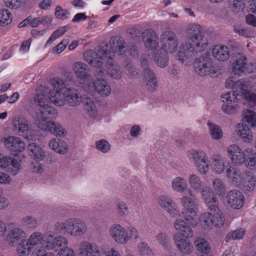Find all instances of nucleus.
Masks as SVG:
<instances>
[{"instance_id":"f257e3e1","label":"nucleus","mask_w":256,"mask_h":256,"mask_svg":"<svg viewBox=\"0 0 256 256\" xmlns=\"http://www.w3.org/2000/svg\"><path fill=\"white\" fill-rule=\"evenodd\" d=\"M185 45L180 47L177 55L178 60L182 63L186 60L193 58L197 53L204 51L208 44L202 34V28L200 24L190 25Z\"/></svg>"},{"instance_id":"f03ea898","label":"nucleus","mask_w":256,"mask_h":256,"mask_svg":"<svg viewBox=\"0 0 256 256\" xmlns=\"http://www.w3.org/2000/svg\"><path fill=\"white\" fill-rule=\"evenodd\" d=\"M124 44L125 42L122 38H115L110 39V46L104 42L101 43L99 46L98 52L110 60L106 62L107 72L114 79H120L122 72L119 66L112 64V60L114 56V53L120 55L126 50Z\"/></svg>"},{"instance_id":"7ed1b4c3","label":"nucleus","mask_w":256,"mask_h":256,"mask_svg":"<svg viewBox=\"0 0 256 256\" xmlns=\"http://www.w3.org/2000/svg\"><path fill=\"white\" fill-rule=\"evenodd\" d=\"M56 110L52 106L38 109L35 112L34 119L38 128L43 131H48L56 136L64 137L66 130L58 123L50 120L56 116Z\"/></svg>"},{"instance_id":"20e7f679","label":"nucleus","mask_w":256,"mask_h":256,"mask_svg":"<svg viewBox=\"0 0 256 256\" xmlns=\"http://www.w3.org/2000/svg\"><path fill=\"white\" fill-rule=\"evenodd\" d=\"M56 88L50 90L48 88L42 86L38 88L34 101L35 104L40 107L38 109L50 106L48 104V98L56 106H61L64 104V95L59 88Z\"/></svg>"},{"instance_id":"39448f33","label":"nucleus","mask_w":256,"mask_h":256,"mask_svg":"<svg viewBox=\"0 0 256 256\" xmlns=\"http://www.w3.org/2000/svg\"><path fill=\"white\" fill-rule=\"evenodd\" d=\"M50 84L54 88H58L64 95V103L74 106L78 105L82 102V96L77 90L67 88L64 81L58 78L51 79Z\"/></svg>"},{"instance_id":"423d86ee","label":"nucleus","mask_w":256,"mask_h":256,"mask_svg":"<svg viewBox=\"0 0 256 256\" xmlns=\"http://www.w3.org/2000/svg\"><path fill=\"white\" fill-rule=\"evenodd\" d=\"M67 245V240L62 236L54 238L52 236L48 235L45 236L43 240V247L48 250L59 251L57 256H74V252L72 249L68 248Z\"/></svg>"},{"instance_id":"0eeeda50","label":"nucleus","mask_w":256,"mask_h":256,"mask_svg":"<svg viewBox=\"0 0 256 256\" xmlns=\"http://www.w3.org/2000/svg\"><path fill=\"white\" fill-rule=\"evenodd\" d=\"M195 72L200 76L214 74L216 68L209 55L204 54L195 60L194 63Z\"/></svg>"},{"instance_id":"6e6552de","label":"nucleus","mask_w":256,"mask_h":256,"mask_svg":"<svg viewBox=\"0 0 256 256\" xmlns=\"http://www.w3.org/2000/svg\"><path fill=\"white\" fill-rule=\"evenodd\" d=\"M224 219L220 210V213L214 210L204 212L200 216V223L205 230L212 228L213 226H221L224 224Z\"/></svg>"},{"instance_id":"1a4fd4ad","label":"nucleus","mask_w":256,"mask_h":256,"mask_svg":"<svg viewBox=\"0 0 256 256\" xmlns=\"http://www.w3.org/2000/svg\"><path fill=\"white\" fill-rule=\"evenodd\" d=\"M161 50L167 54H173L178 49V40L176 34L171 30H166L160 35Z\"/></svg>"},{"instance_id":"9d476101","label":"nucleus","mask_w":256,"mask_h":256,"mask_svg":"<svg viewBox=\"0 0 256 256\" xmlns=\"http://www.w3.org/2000/svg\"><path fill=\"white\" fill-rule=\"evenodd\" d=\"M190 160L194 162L197 170L202 174H206L209 169L208 158L202 150H191L188 152Z\"/></svg>"},{"instance_id":"9b49d317","label":"nucleus","mask_w":256,"mask_h":256,"mask_svg":"<svg viewBox=\"0 0 256 256\" xmlns=\"http://www.w3.org/2000/svg\"><path fill=\"white\" fill-rule=\"evenodd\" d=\"M232 56L236 58L233 64L232 70L235 75L240 76L245 73H252L256 70V68H252L248 67L246 57L240 52L232 53Z\"/></svg>"},{"instance_id":"f8f14e48","label":"nucleus","mask_w":256,"mask_h":256,"mask_svg":"<svg viewBox=\"0 0 256 256\" xmlns=\"http://www.w3.org/2000/svg\"><path fill=\"white\" fill-rule=\"evenodd\" d=\"M68 234L74 236H80L88 232L86 222L77 218H68Z\"/></svg>"},{"instance_id":"ddd939ff","label":"nucleus","mask_w":256,"mask_h":256,"mask_svg":"<svg viewBox=\"0 0 256 256\" xmlns=\"http://www.w3.org/2000/svg\"><path fill=\"white\" fill-rule=\"evenodd\" d=\"M203 200L208 206V210H214L216 213L220 212L218 202L212 190L208 186L204 187L201 191Z\"/></svg>"},{"instance_id":"4468645a","label":"nucleus","mask_w":256,"mask_h":256,"mask_svg":"<svg viewBox=\"0 0 256 256\" xmlns=\"http://www.w3.org/2000/svg\"><path fill=\"white\" fill-rule=\"evenodd\" d=\"M158 202L171 216L176 218L180 216L176 202L170 196L162 195L158 198Z\"/></svg>"},{"instance_id":"2eb2a0df","label":"nucleus","mask_w":256,"mask_h":256,"mask_svg":"<svg viewBox=\"0 0 256 256\" xmlns=\"http://www.w3.org/2000/svg\"><path fill=\"white\" fill-rule=\"evenodd\" d=\"M113 240L118 244H126L129 240L128 234L124 228L118 224H113L109 230Z\"/></svg>"},{"instance_id":"dca6fc26","label":"nucleus","mask_w":256,"mask_h":256,"mask_svg":"<svg viewBox=\"0 0 256 256\" xmlns=\"http://www.w3.org/2000/svg\"><path fill=\"white\" fill-rule=\"evenodd\" d=\"M226 199L229 206L234 209H240L244 204V196L238 190L230 191L226 196Z\"/></svg>"},{"instance_id":"f3484780","label":"nucleus","mask_w":256,"mask_h":256,"mask_svg":"<svg viewBox=\"0 0 256 256\" xmlns=\"http://www.w3.org/2000/svg\"><path fill=\"white\" fill-rule=\"evenodd\" d=\"M251 86L248 81L242 79L235 82V86L232 90V96L234 100H240L244 96H248Z\"/></svg>"},{"instance_id":"a211bd4d","label":"nucleus","mask_w":256,"mask_h":256,"mask_svg":"<svg viewBox=\"0 0 256 256\" xmlns=\"http://www.w3.org/2000/svg\"><path fill=\"white\" fill-rule=\"evenodd\" d=\"M20 164L18 160L10 156H4L0 154V168H4L8 172L16 175L20 169Z\"/></svg>"},{"instance_id":"6ab92c4d","label":"nucleus","mask_w":256,"mask_h":256,"mask_svg":"<svg viewBox=\"0 0 256 256\" xmlns=\"http://www.w3.org/2000/svg\"><path fill=\"white\" fill-rule=\"evenodd\" d=\"M142 40L145 46L149 50L156 48L158 46V36L152 29H146L142 33Z\"/></svg>"},{"instance_id":"aec40b11","label":"nucleus","mask_w":256,"mask_h":256,"mask_svg":"<svg viewBox=\"0 0 256 256\" xmlns=\"http://www.w3.org/2000/svg\"><path fill=\"white\" fill-rule=\"evenodd\" d=\"M80 256H100L98 247L94 244L82 242L79 246Z\"/></svg>"},{"instance_id":"412c9836","label":"nucleus","mask_w":256,"mask_h":256,"mask_svg":"<svg viewBox=\"0 0 256 256\" xmlns=\"http://www.w3.org/2000/svg\"><path fill=\"white\" fill-rule=\"evenodd\" d=\"M228 157L236 164H240L245 162V156L242 150L236 144H232L227 148Z\"/></svg>"},{"instance_id":"4be33fe9","label":"nucleus","mask_w":256,"mask_h":256,"mask_svg":"<svg viewBox=\"0 0 256 256\" xmlns=\"http://www.w3.org/2000/svg\"><path fill=\"white\" fill-rule=\"evenodd\" d=\"M224 104L222 106L223 111L228 114H234L238 108V105L235 102H238V100H234V98L230 96V92H226L222 96Z\"/></svg>"},{"instance_id":"5701e85b","label":"nucleus","mask_w":256,"mask_h":256,"mask_svg":"<svg viewBox=\"0 0 256 256\" xmlns=\"http://www.w3.org/2000/svg\"><path fill=\"white\" fill-rule=\"evenodd\" d=\"M173 240L178 248L182 253L188 254L192 251V244L188 240L182 238L179 234L174 235Z\"/></svg>"},{"instance_id":"b1692460","label":"nucleus","mask_w":256,"mask_h":256,"mask_svg":"<svg viewBox=\"0 0 256 256\" xmlns=\"http://www.w3.org/2000/svg\"><path fill=\"white\" fill-rule=\"evenodd\" d=\"M143 80L146 88L150 92H154L158 87V81L156 75L151 69H146L142 71Z\"/></svg>"},{"instance_id":"393cba45","label":"nucleus","mask_w":256,"mask_h":256,"mask_svg":"<svg viewBox=\"0 0 256 256\" xmlns=\"http://www.w3.org/2000/svg\"><path fill=\"white\" fill-rule=\"evenodd\" d=\"M14 128L18 132L27 135L30 130L29 122L28 120L22 116H16L12 118Z\"/></svg>"},{"instance_id":"a878e982","label":"nucleus","mask_w":256,"mask_h":256,"mask_svg":"<svg viewBox=\"0 0 256 256\" xmlns=\"http://www.w3.org/2000/svg\"><path fill=\"white\" fill-rule=\"evenodd\" d=\"M174 226L182 236L189 238L194 236V232L191 227L187 222L181 219H177L174 222Z\"/></svg>"},{"instance_id":"bb28decb","label":"nucleus","mask_w":256,"mask_h":256,"mask_svg":"<svg viewBox=\"0 0 256 256\" xmlns=\"http://www.w3.org/2000/svg\"><path fill=\"white\" fill-rule=\"evenodd\" d=\"M4 142L6 148L12 152H21L24 149V143L18 138L10 136Z\"/></svg>"},{"instance_id":"cd10ccee","label":"nucleus","mask_w":256,"mask_h":256,"mask_svg":"<svg viewBox=\"0 0 256 256\" xmlns=\"http://www.w3.org/2000/svg\"><path fill=\"white\" fill-rule=\"evenodd\" d=\"M26 234L20 228H16L10 230L6 236V240L12 245L16 244L18 242L25 240Z\"/></svg>"},{"instance_id":"c85d7f7f","label":"nucleus","mask_w":256,"mask_h":256,"mask_svg":"<svg viewBox=\"0 0 256 256\" xmlns=\"http://www.w3.org/2000/svg\"><path fill=\"white\" fill-rule=\"evenodd\" d=\"M74 70L76 76L84 80H91L88 66L82 62H76L74 64Z\"/></svg>"},{"instance_id":"c756f323","label":"nucleus","mask_w":256,"mask_h":256,"mask_svg":"<svg viewBox=\"0 0 256 256\" xmlns=\"http://www.w3.org/2000/svg\"><path fill=\"white\" fill-rule=\"evenodd\" d=\"M214 58L218 61L225 62L230 56L229 48L225 46H216L212 50Z\"/></svg>"},{"instance_id":"7c9ffc66","label":"nucleus","mask_w":256,"mask_h":256,"mask_svg":"<svg viewBox=\"0 0 256 256\" xmlns=\"http://www.w3.org/2000/svg\"><path fill=\"white\" fill-rule=\"evenodd\" d=\"M95 91L102 96H107L110 93V88L104 78H98L94 82Z\"/></svg>"},{"instance_id":"2f4dec72","label":"nucleus","mask_w":256,"mask_h":256,"mask_svg":"<svg viewBox=\"0 0 256 256\" xmlns=\"http://www.w3.org/2000/svg\"><path fill=\"white\" fill-rule=\"evenodd\" d=\"M181 203L187 212L192 216L196 214L198 206L196 199L192 198L189 196H185L182 198Z\"/></svg>"},{"instance_id":"473e14b6","label":"nucleus","mask_w":256,"mask_h":256,"mask_svg":"<svg viewBox=\"0 0 256 256\" xmlns=\"http://www.w3.org/2000/svg\"><path fill=\"white\" fill-rule=\"evenodd\" d=\"M48 145L52 150L60 154H65L68 150L66 142L61 140L57 141L56 138H52L49 142Z\"/></svg>"},{"instance_id":"72a5a7b5","label":"nucleus","mask_w":256,"mask_h":256,"mask_svg":"<svg viewBox=\"0 0 256 256\" xmlns=\"http://www.w3.org/2000/svg\"><path fill=\"white\" fill-rule=\"evenodd\" d=\"M226 176L234 184H236L242 180V174L240 170L235 166H230L226 170Z\"/></svg>"},{"instance_id":"f704fd0d","label":"nucleus","mask_w":256,"mask_h":256,"mask_svg":"<svg viewBox=\"0 0 256 256\" xmlns=\"http://www.w3.org/2000/svg\"><path fill=\"white\" fill-rule=\"evenodd\" d=\"M153 59L155 63L160 67L165 68L168 65V54L161 50L154 52Z\"/></svg>"},{"instance_id":"c9c22d12","label":"nucleus","mask_w":256,"mask_h":256,"mask_svg":"<svg viewBox=\"0 0 256 256\" xmlns=\"http://www.w3.org/2000/svg\"><path fill=\"white\" fill-rule=\"evenodd\" d=\"M242 182H246L244 187L248 191H252L256 184V178L254 174L249 170H246L242 174Z\"/></svg>"},{"instance_id":"e433bc0d","label":"nucleus","mask_w":256,"mask_h":256,"mask_svg":"<svg viewBox=\"0 0 256 256\" xmlns=\"http://www.w3.org/2000/svg\"><path fill=\"white\" fill-rule=\"evenodd\" d=\"M27 148L30 156L34 160H40L44 156L43 150L34 143L29 144Z\"/></svg>"},{"instance_id":"4c0bfd02","label":"nucleus","mask_w":256,"mask_h":256,"mask_svg":"<svg viewBox=\"0 0 256 256\" xmlns=\"http://www.w3.org/2000/svg\"><path fill=\"white\" fill-rule=\"evenodd\" d=\"M194 244L200 254L206 255L210 251L208 242L203 238H197L194 241Z\"/></svg>"},{"instance_id":"58836bf2","label":"nucleus","mask_w":256,"mask_h":256,"mask_svg":"<svg viewBox=\"0 0 256 256\" xmlns=\"http://www.w3.org/2000/svg\"><path fill=\"white\" fill-rule=\"evenodd\" d=\"M172 186L174 190L179 192H183L188 188L186 180L180 176L176 177L172 180Z\"/></svg>"},{"instance_id":"ea45409f","label":"nucleus","mask_w":256,"mask_h":256,"mask_svg":"<svg viewBox=\"0 0 256 256\" xmlns=\"http://www.w3.org/2000/svg\"><path fill=\"white\" fill-rule=\"evenodd\" d=\"M44 239V237L43 238L40 232H34L26 242L32 248L36 246V248H38L42 246H43Z\"/></svg>"},{"instance_id":"a19ab883","label":"nucleus","mask_w":256,"mask_h":256,"mask_svg":"<svg viewBox=\"0 0 256 256\" xmlns=\"http://www.w3.org/2000/svg\"><path fill=\"white\" fill-rule=\"evenodd\" d=\"M225 162L221 156H214L212 159V170L217 174H221L225 168Z\"/></svg>"},{"instance_id":"79ce46f5","label":"nucleus","mask_w":256,"mask_h":256,"mask_svg":"<svg viewBox=\"0 0 256 256\" xmlns=\"http://www.w3.org/2000/svg\"><path fill=\"white\" fill-rule=\"evenodd\" d=\"M188 183L190 188L196 192H199L202 189V182L200 178L196 174L190 176Z\"/></svg>"},{"instance_id":"37998d69","label":"nucleus","mask_w":256,"mask_h":256,"mask_svg":"<svg viewBox=\"0 0 256 256\" xmlns=\"http://www.w3.org/2000/svg\"><path fill=\"white\" fill-rule=\"evenodd\" d=\"M83 102L88 114L91 117H94L96 114L97 110L93 100L90 98L86 97Z\"/></svg>"},{"instance_id":"c03bdc74","label":"nucleus","mask_w":256,"mask_h":256,"mask_svg":"<svg viewBox=\"0 0 256 256\" xmlns=\"http://www.w3.org/2000/svg\"><path fill=\"white\" fill-rule=\"evenodd\" d=\"M32 248L26 242V240L19 244L17 253L19 256H27L30 254Z\"/></svg>"},{"instance_id":"a18cd8bd","label":"nucleus","mask_w":256,"mask_h":256,"mask_svg":"<svg viewBox=\"0 0 256 256\" xmlns=\"http://www.w3.org/2000/svg\"><path fill=\"white\" fill-rule=\"evenodd\" d=\"M124 70L126 75L131 78H136L139 75V70L130 62H127L124 66Z\"/></svg>"},{"instance_id":"49530a36","label":"nucleus","mask_w":256,"mask_h":256,"mask_svg":"<svg viewBox=\"0 0 256 256\" xmlns=\"http://www.w3.org/2000/svg\"><path fill=\"white\" fill-rule=\"evenodd\" d=\"M210 126V132L212 138L215 140H220L222 137V132L220 128L214 123L208 124Z\"/></svg>"},{"instance_id":"de8ad7c7","label":"nucleus","mask_w":256,"mask_h":256,"mask_svg":"<svg viewBox=\"0 0 256 256\" xmlns=\"http://www.w3.org/2000/svg\"><path fill=\"white\" fill-rule=\"evenodd\" d=\"M244 118L245 122L254 127L256 126V114L254 111L246 110L243 112Z\"/></svg>"},{"instance_id":"09e8293b","label":"nucleus","mask_w":256,"mask_h":256,"mask_svg":"<svg viewBox=\"0 0 256 256\" xmlns=\"http://www.w3.org/2000/svg\"><path fill=\"white\" fill-rule=\"evenodd\" d=\"M214 190L218 195H223L226 192V186L224 182L219 178H216L212 182Z\"/></svg>"},{"instance_id":"8fccbe9b","label":"nucleus","mask_w":256,"mask_h":256,"mask_svg":"<svg viewBox=\"0 0 256 256\" xmlns=\"http://www.w3.org/2000/svg\"><path fill=\"white\" fill-rule=\"evenodd\" d=\"M250 128L247 126H242V128L238 132V134L242 138L244 141L249 142L252 138Z\"/></svg>"},{"instance_id":"3c124183","label":"nucleus","mask_w":256,"mask_h":256,"mask_svg":"<svg viewBox=\"0 0 256 256\" xmlns=\"http://www.w3.org/2000/svg\"><path fill=\"white\" fill-rule=\"evenodd\" d=\"M156 239L163 247L168 248L170 244V238L165 232H161L156 236Z\"/></svg>"},{"instance_id":"603ef678","label":"nucleus","mask_w":256,"mask_h":256,"mask_svg":"<svg viewBox=\"0 0 256 256\" xmlns=\"http://www.w3.org/2000/svg\"><path fill=\"white\" fill-rule=\"evenodd\" d=\"M11 14L7 10H0V26H5L12 22Z\"/></svg>"},{"instance_id":"864d4df0","label":"nucleus","mask_w":256,"mask_h":256,"mask_svg":"<svg viewBox=\"0 0 256 256\" xmlns=\"http://www.w3.org/2000/svg\"><path fill=\"white\" fill-rule=\"evenodd\" d=\"M70 28V27L68 26L60 27L59 28L55 30L52 33L50 38L47 41L46 44H51L54 40H55L56 38H58V37L60 36L63 34H64V32Z\"/></svg>"},{"instance_id":"5fc2aeb1","label":"nucleus","mask_w":256,"mask_h":256,"mask_svg":"<svg viewBox=\"0 0 256 256\" xmlns=\"http://www.w3.org/2000/svg\"><path fill=\"white\" fill-rule=\"evenodd\" d=\"M22 224L28 228L34 229L38 226V222L36 218L32 216H26L22 219Z\"/></svg>"},{"instance_id":"6e6d98bb","label":"nucleus","mask_w":256,"mask_h":256,"mask_svg":"<svg viewBox=\"0 0 256 256\" xmlns=\"http://www.w3.org/2000/svg\"><path fill=\"white\" fill-rule=\"evenodd\" d=\"M138 251L143 256H151L152 251L149 246L145 242H141L138 245Z\"/></svg>"},{"instance_id":"4d7b16f0","label":"nucleus","mask_w":256,"mask_h":256,"mask_svg":"<svg viewBox=\"0 0 256 256\" xmlns=\"http://www.w3.org/2000/svg\"><path fill=\"white\" fill-rule=\"evenodd\" d=\"M96 148L98 150L106 153L110 150V145L106 140H101L96 142Z\"/></svg>"},{"instance_id":"13d9d810","label":"nucleus","mask_w":256,"mask_h":256,"mask_svg":"<svg viewBox=\"0 0 256 256\" xmlns=\"http://www.w3.org/2000/svg\"><path fill=\"white\" fill-rule=\"evenodd\" d=\"M68 219L65 222H56L54 226V230L60 233L66 232L68 234Z\"/></svg>"},{"instance_id":"bf43d9fd","label":"nucleus","mask_w":256,"mask_h":256,"mask_svg":"<svg viewBox=\"0 0 256 256\" xmlns=\"http://www.w3.org/2000/svg\"><path fill=\"white\" fill-rule=\"evenodd\" d=\"M69 12L66 10L62 9L60 6H58L56 8L55 16L59 19L64 20L68 18Z\"/></svg>"},{"instance_id":"052dcab7","label":"nucleus","mask_w":256,"mask_h":256,"mask_svg":"<svg viewBox=\"0 0 256 256\" xmlns=\"http://www.w3.org/2000/svg\"><path fill=\"white\" fill-rule=\"evenodd\" d=\"M83 56L84 60L90 64H94L92 58H96V52L92 50H88L84 53Z\"/></svg>"},{"instance_id":"680f3d73","label":"nucleus","mask_w":256,"mask_h":256,"mask_svg":"<svg viewBox=\"0 0 256 256\" xmlns=\"http://www.w3.org/2000/svg\"><path fill=\"white\" fill-rule=\"evenodd\" d=\"M245 6L242 0H233L232 6V11L238 12L242 11L244 8Z\"/></svg>"},{"instance_id":"e2e57ef3","label":"nucleus","mask_w":256,"mask_h":256,"mask_svg":"<svg viewBox=\"0 0 256 256\" xmlns=\"http://www.w3.org/2000/svg\"><path fill=\"white\" fill-rule=\"evenodd\" d=\"M68 42V39H64L57 46L54 48V52L58 54H60L65 49Z\"/></svg>"},{"instance_id":"0e129e2a","label":"nucleus","mask_w":256,"mask_h":256,"mask_svg":"<svg viewBox=\"0 0 256 256\" xmlns=\"http://www.w3.org/2000/svg\"><path fill=\"white\" fill-rule=\"evenodd\" d=\"M5 5L12 9H16L18 8L21 4V0H4Z\"/></svg>"},{"instance_id":"69168bd1","label":"nucleus","mask_w":256,"mask_h":256,"mask_svg":"<svg viewBox=\"0 0 256 256\" xmlns=\"http://www.w3.org/2000/svg\"><path fill=\"white\" fill-rule=\"evenodd\" d=\"M116 208L118 213L120 216H126V212L128 211V208L125 203L123 202L118 203Z\"/></svg>"},{"instance_id":"338daca9","label":"nucleus","mask_w":256,"mask_h":256,"mask_svg":"<svg viewBox=\"0 0 256 256\" xmlns=\"http://www.w3.org/2000/svg\"><path fill=\"white\" fill-rule=\"evenodd\" d=\"M248 160H246V164L248 166L250 167H255L256 166V154L250 152V154H249L248 158Z\"/></svg>"},{"instance_id":"774afa93","label":"nucleus","mask_w":256,"mask_h":256,"mask_svg":"<svg viewBox=\"0 0 256 256\" xmlns=\"http://www.w3.org/2000/svg\"><path fill=\"white\" fill-rule=\"evenodd\" d=\"M244 233V230L242 229L235 230L232 233H229L228 236L232 237L234 240L240 239L243 237Z\"/></svg>"}]
</instances>
